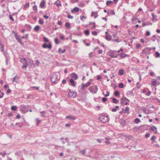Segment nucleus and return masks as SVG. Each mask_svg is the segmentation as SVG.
I'll use <instances>...</instances> for the list:
<instances>
[{"label":"nucleus","instance_id":"9","mask_svg":"<svg viewBox=\"0 0 160 160\" xmlns=\"http://www.w3.org/2000/svg\"><path fill=\"white\" fill-rule=\"evenodd\" d=\"M68 95L70 97L74 98L76 96L77 94L76 92L69 91L68 92Z\"/></svg>","mask_w":160,"mask_h":160},{"label":"nucleus","instance_id":"61","mask_svg":"<svg viewBox=\"0 0 160 160\" xmlns=\"http://www.w3.org/2000/svg\"><path fill=\"white\" fill-rule=\"evenodd\" d=\"M67 17L69 18L72 19L73 18V17L70 14H68Z\"/></svg>","mask_w":160,"mask_h":160},{"label":"nucleus","instance_id":"7","mask_svg":"<svg viewBox=\"0 0 160 160\" xmlns=\"http://www.w3.org/2000/svg\"><path fill=\"white\" fill-rule=\"evenodd\" d=\"M42 47L44 48H48L51 50L52 48V45L50 43H49L48 45H47L46 43H44L43 44Z\"/></svg>","mask_w":160,"mask_h":160},{"label":"nucleus","instance_id":"20","mask_svg":"<svg viewBox=\"0 0 160 160\" xmlns=\"http://www.w3.org/2000/svg\"><path fill=\"white\" fill-rule=\"evenodd\" d=\"M152 20L153 22H156L157 20V17L156 15H155L154 13H152Z\"/></svg>","mask_w":160,"mask_h":160},{"label":"nucleus","instance_id":"24","mask_svg":"<svg viewBox=\"0 0 160 160\" xmlns=\"http://www.w3.org/2000/svg\"><path fill=\"white\" fill-rule=\"evenodd\" d=\"M91 16H94V18H95L97 17L98 14L97 12H92Z\"/></svg>","mask_w":160,"mask_h":160},{"label":"nucleus","instance_id":"1","mask_svg":"<svg viewBox=\"0 0 160 160\" xmlns=\"http://www.w3.org/2000/svg\"><path fill=\"white\" fill-rule=\"evenodd\" d=\"M98 119L100 122L105 123L108 121V117L107 116L103 114H100L99 117Z\"/></svg>","mask_w":160,"mask_h":160},{"label":"nucleus","instance_id":"18","mask_svg":"<svg viewBox=\"0 0 160 160\" xmlns=\"http://www.w3.org/2000/svg\"><path fill=\"white\" fill-rule=\"evenodd\" d=\"M120 57L122 58H123L129 56V55L127 54L124 53H121L119 54Z\"/></svg>","mask_w":160,"mask_h":160},{"label":"nucleus","instance_id":"26","mask_svg":"<svg viewBox=\"0 0 160 160\" xmlns=\"http://www.w3.org/2000/svg\"><path fill=\"white\" fill-rule=\"evenodd\" d=\"M23 64V65L22 67V68L23 70H25L28 66V62H27V63H24Z\"/></svg>","mask_w":160,"mask_h":160},{"label":"nucleus","instance_id":"6","mask_svg":"<svg viewBox=\"0 0 160 160\" xmlns=\"http://www.w3.org/2000/svg\"><path fill=\"white\" fill-rule=\"evenodd\" d=\"M160 84V82L157 81V79H152L151 80V85L152 86H156Z\"/></svg>","mask_w":160,"mask_h":160},{"label":"nucleus","instance_id":"56","mask_svg":"<svg viewBox=\"0 0 160 160\" xmlns=\"http://www.w3.org/2000/svg\"><path fill=\"white\" fill-rule=\"evenodd\" d=\"M92 34L93 35L96 36L97 34V32L96 31H93L92 32Z\"/></svg>","mask_w":160,"mask_h":160},{"label":"nucleus","instance_id":"10","mask_svg":"<svg viewBox=\"0 0 160 160\" xmlns=\"http://www.w3.org/2000/svg\"><path fill=\"white\" fill-rule=\"evenodd\" d=\"M149 129L150 130L153 131L154 133H157V128L154 126L151 127L149 128Z\"/></svg>","mask_w":160,"mask_h":160},{"label":"nucleus","instance_id":"4","mask_svg":"<svg viewBox=\"0 0 160 160\" xmlns=\"http://www.w3.org/2000/svg\"><path fill=\"white\" fill-rule=\"evenodd\" d=\"M98 89V88L97 86H91L89 88V91L92 94L96 93Z\"/></svg>","mask_w":160,"mask_h":160},{"label":"nucleus","instance_id":"62","mask_svg":"<svg viewBox=\"0 0 160 160\" xmlns=\"http://www.w3.org/2000/svg\"><path fill=\"white\" fill-rule=\"evenodd\" d=\"M150 33L149 31H147L146 34V36H149L150 35Z\"/></svg>","mask_w":160,"mask_h":160},{"label":"nucleus","instance_id":"23","mask_svg":"<svg viewBox=\"0 0 160 160\" xmlns=\"http://www.w3.org/2000/svg\"><path fill=\"white\" fill-rule=\"evenodd\" d=\"M20 61L23 64H24V63H27V61L25 58H21Z\"/></svg>","mask_w":160,"mask_h":160},{"label":"nucleus","instance_id":"28","mask_svg":"<svg viewBox=\"0 0 160 160\" xmlns=\"http://www.w3.org/2000/svg\"><path fill=\"white\" fill-rule=\"evenodd\" d=\"M16 38L18 41L19 42L21 45H23V43L22 42L21 39L19 38L18 36Z\"/></svg>","mask_w":160,"mask_h":160},{"label":"nucleus","instance_id":"49","mask_svg":"<svg viewBox=\"0 0 160 160\" xmlns=\"http://www.w3.org/2000/svg\"><path fill=\"white\" fill-rule=\"evenodd\" d=\"M106 92L107 93V94H105L104 92H103V94L105 97H107L109 95L110 93L108 91H107Z\"/></svg>","mask_w":160,"mask_h":160},{"label":"nucleus","instance_id":"30","mask_svg":"<svg viewBox=\"0 0 160 160\" xmlns=\"http://www.w3.org/2000/svg\"><path fill=\"white\" fill-rule=\"evenodd\" d=\"M123 100H124L126 101H129V100L125 97H122V98L121 101V103H123Z\"/></svg>","mask_w":160,"mask_h":160},{"label":"nucleus","instance_id":"12","mask_svg":"<svg viewBox=\"0 0 160 160\" xmlns=\"http://www.w3.org/2000/svg\"><path fill=\"white\" fill-rule=\"evenodd\" d=\"M91 84V82H88L85 84H82V89L84 90L85 87H87L89 86Z\"/></svg>","mask_w":160,"mask_h":160},{"label":"nucleus","instance_id":"19","mask_svg":"<svg viewBox=\"0 0 160 160\" xmlns=\"http://www.w3.org/2000/svg\"><path fill=\"white\" fill-rule=\"evenodd\" d=\"M79 10V8L78 7H76L73 8V9L72 10L71 12L72 13H73L74 12H77Z\"/></svg>","mask_w":160,"mask_h":160},{"label":"nucleus","instance_id":"33","mask_svg":"<svg viewBox=\"0 0 160 160\" xmlns=\"http://www.w3.org/2000/svg\"><path fill=\"white\" fill-rule=\"evenodd\" d=\"M45 4V2L44 1L41 2L40 4V7L42 8H43L44 7Z\"/></svg>","mask_w":160,"mask_h":160},{"label":"nucleus","instance_id":"16","mask_svg":"<svg viewBox=\"0 0 160 160\" xmlns=\"http://www.w3.org/2000/svg\"><path fill=\"white\" fill-rule=\"evenodd\" d=\"M54 4L57 6V7H59L62 6L61 2L60 1H57L54 2Z\"/></svg>","mask_w":160,"mask_h":160},{"label":"nucleus","instance_id":"11","mask_svg":"<svg viewBox=\"0 0 160 160\" xmlns=\"http://www.w3.org/2000/svg\"><path fill=\"white\" fill-rule=\"evenodd\" d=\"M107 14L109 16H111L115 14V12L112 10H109L108 11Z\"/></svg>","mask_w":160,"mask_h":160},{"label":"nucleus","instance_id":"54","mask_svg":"<svg viewBox=\"0 0 160 160\" xmlns=\"http://www.w3.org/2000/svg\"><path fill=\"white\" fill-rule=\"evenodd\" d=\"M156 136H153L151 138V140L152 141H153L156 139Z\"/></svg>","mask_w":160,"mask_h":160},{"label":"nucleus","instance_id":"44","mask_svg":"<svg viewBox=\"0 0 160 160\" xmlns=\"http://www.w3.org/2000/svg\"><path fill=\"white\" fill-rule=\"evenodd\" d=\"M36 121L37 122L36 125L37 126H38L39 124L41 122V121L39 120L38 118L36 119Z\"/></svg>","mask_w":160,"mask_h":160},{"label":"nucleus","instance_id":"35","mask_svg":"<svg viewBox=\"0 0 160 160\" xmlns=\"http://www.w3.org/2000/svg\"><path fill=\"white\" fill-rule=\"evenodd\" d=\"M59 37L61 40H64L65 38L64 36L61 33L59 34Z\"/></svg>","mask_w":160,"mask_h":160},{"label":"nucleus","instance_id":"41","mask_svg":"<svg viewBox=\"0 0 160 160\" xmlns=\"http://www.w3.org/2000/svg\"><path fill=\"white\" fill-rule=\"evenodd\" d=\"M39 24L42 25L44 23V20L43 19H41L38 21Z\"/></svg>","mask_w":160,"mask_h":160},{"label":"nucleus","instance_id":"63","mask_svg":"<svg viewBox=\"0 0 160 160\" xmlns=\"http://www.w3.org/2000/svg\"><path fill=\"white\" fill-rule=\"evenodd\" d=\"M141 44H136V47L137 48L139 49L141 47Z\"/></svg>","mask_w":160,"mask_h":160},{"label":"nucleus","instance_id":"32","mask_svg":"<svg viewBox=\"0 0 160 160\" xmlns=\"http://www.w3.org/2000/svg\"><path fill=\"white\" fill-rule=\"evenodd\" d=\"M113 3V2L111 1H107L106 2V5L107 6H109Z\"/></svg>","mask_w":160,"mask_h":160},{"label":"nucleus","instance_id":"60","mask_svg":"<svg viewBox=\"0 0 160 160\" xmlns=\"http://www.w3.org/2000/svg\"><path fill=\"white\" fill-rule=\"evenodd\" d=\"M37 7L36 5H34V6H33V10H37Z\"/></svg>","mask_w":160,"mask_h":160},{"label":"nucleus","instance_id":"43","mask_svg":"<svg viewBox=\"0 0 160 160\" xmlns=\"http://www.w3.org/2000/svg\"><path fill=\"white\" fill-rule=\"evenodd\" d=\"M40 113L41 114V116H42V117H44L45 116V115L46 114V113H45V112L44 111L40 112Z\"/></svg>","mask_w":160,"mask_h":160},{"label":"nucleus","instance_id":"22","mask_svg":"<svg viewBox=\"0 0 160 160\" xmlns=\"http://www.w3.org/2000/svg\"><path fill=\"white\" fill-rule=\"evenodd\" d=\"M105 38L108 41H110L111 40L112 36L110 35H106L105 37Z\"/></svg>","mask_w":160,"mask_h":160},{"label":"nucleus","instance_id":"3","mask_svg":"<svg viewBox=\"0 0 160 160\" xmlns=\"http://www.w3.org/2000/svg\"><path fill=\"white\" fill-rule=\"evenodd\" d=\"M108 55L112 58H117L118 57L119 54L116 51L110 50L108 52Z\"/></svg>","mask_w":160,"mask_h":160},{"label":"nucleus","instance_id":"64","mask_svg":"<svg viewBox=\"0 0 160 160\" xmlns=\"http://www.w3.org/2000/svg\"><path fill=\"white\" fill-rule=\"evenodd\" d=\"M6 154L5 153L0 152V155H1L2 157H4Z\"/></svg>","mask_w":160,"mask_h":160},{"label":"nucleus","instance_id":"5","mask_svg":"<svg viewBox=\"0 0 160 160\" xmlns=\"http://www.w3.org/2000/svg\"><path fill=\"white\" fill-rule=\"evenodd\" d=\"M28 105L26 106L21 105L20 109L22 113H25L28 111Z\"/></svg>","mask_w":160,"mask_h":160},{"label":"nucleus","instance_id":"34","mask_svg":"<svg viewBox=\"0 0 160 160\" xmlns=\"http://www.w3.org/2000/svg\"><path fill=\"white\" fill-rule=\"evenodd\" d=\"M17 107L16 106H12L11 107V110L12 111H15L17 109Z\"/></svg>","mask_w":160,"mask_h":160},{"label":"nucleus","instance_id":"13","mask_svg":"<svg viewBox=\"0 0 160 160\" xmlns=\"http://www.w3.org/2000/svg\"><path fill=\"white\" fill-rule=\"evenodd\" d=\"M71 77L72 78V79H73V80H77L78 79V76L75 73H72L71 74Z\"/></svg>","mask_w":160,"mask_h":160},{"label":"nucleus","instance_id":"14","mask_svg":"<svg viewBox=\"0 0 160 160\" xmlns=\"http://www.w3.org/2000/svg\"><path fill=\"white\" fill-rule=\"evenodd\" d=\"M70 82L71 83L70 85L73 87H75L76 83L75 82L74 80L72 79H71L70 80Z\"/></svg>","mask_w":160,"mask_h":160},{"label":"nucleus","instance_id":"36","mask_svg":"<svg viewBox=\"0 0 160 160\" xmlns=\"http://www.w3.org/2000/svg\"><path fill=\"white\" fill-rule=\"evenodd\" d=\"M55 42V44H58L59 43H60V42L58 40V38H55L54 39Z\"/></svg>","mask_w":160,"mask_h":160},{"label":"nucleus","instance_id":"50","mask_svg":"<svg viewBox=\"0 0 160 160\" xmlns=\"http://www.w3.org/2000/svg\"><path fill=\"white\" fill-rule=\"evenodd\" d=\"M25 26L26 28H27L29 29V30L31 28V26L29 24H25Z\"/></svg>","mask_w":160,"mask_h":160},{"label":"nucleus","instance_id":"39","mask_svg":"<svg viewBox=\"0 0 160 160\" xmlns=\"http://www.w3.org/2000/svg\"><path fill=\"white\" fill-rule=\"evenodd\" d=\"M65 49H62L61 48H59L58 50V52L59 53H63L65 52Z\"/></svg>","mask_w":160,"mask_h":160},{"label":"nucleus","instance_id":"40","mask_svg":"<svg viewBox=\"0 0 160 160\" xmlns=\"http://www.w3.org/2000/svg\"><path fill=\"white\" fill-rule=\"evenodd\" d=\"M40 26L38 25H37L34 28V30L35 31H37L38 30H39L40 29Z\"/></svg>","mask_w":160,"mask_h":160},{"label":"nucleus","instance_id":"37","mask_svg":"<svg viewBox=\"0 0 160 160\" xmlns=\"http://www.w3.org/2000/svg\"><path fill=\"white\" fill-rule=\"evenodd\" d=\"M127 94L133 96L134 94L133 92V90L132 91H128L127 92Z\"/></svg>","mask_w":160,"mask_h":160},{"label":"nucleus","instance_id":"25","mask_svg":"<svg viewBox=\"0 0 160 160\" xmlns=\"http://www.w3.org/2000/svg\"><path fill=\"white\" fill-rule=\"evenodd\" d=\"M142 52L143 54H147L149 53L148 51V50L146 48L143 49L142 50Z\"/></svg>","mask_w":160,"mask_h":160},{"label":"nucleus","instance_id":"53","mask_svg":"<svg viewBox=\"0 0 160 160\" xmlns=\"http://www.w3.org/2000/svg\"><path fill=\"white\" fill-rule=\"evenodd\" d=\"M29 7V3H26L25 5H24V7L25 8H28Z\"/></svg>","mask_w":160,"mask_h":160},{"label":"nucleus","instance_id":"48","mask_svg":"<svg viewBox=\"0 0 160 160\" xmlns=\"http://www.w3.org/2000/svg\"><path fill=\"white\" fill-rule=\"evenodd\" d=\"M118 87L120 88H122L124 87L123 84L122 83H120L119 84Z\"/></svg>","mask_w":160,"mask_h":160},{"label":"nucleus","instance_id":"27","mask_svg":"<svg viewBox=\"0 0 160 160\" xmlns=\"http://www.w3.org/2000/svg\"><path fill=\"white\" fill-rule=\"evenodd\" d=\"M118 73L120 75H123L124 73V71L122 69H120L119 70Z\"/></svg>","mask_w":160,"mask_h":160},{"label":"nucleus","instance_id":"31","mask_svg":"<svg viewBox=\"0 0 160 160\" xmlns=\"http://www.w3.org/2000/svg\"><path fill=\"white\" fill-rule=\"evenodd\" d=\"M16 125L19 127H21L23 125L22 122H17L16 124Z\"/></svg>","mask_w":160,"mask_h":160},{"label":"nucleus","instance_id":"15","mask_svg":"<svg viewBox=\"0 0 160 160\" xmlns=\"http://www.w3.org/2000/svg\"><path fill=\"white\" fill-rule=\"evenodd\" d=\"M19 81V78L17 76H15L14 77L13 79L12 82L13 83H14L15 82L16 83H18Z\"/></svg>","mask_w":160,"mask_h":160},{"label":"nucleus","instance_id":"29","mask_svg":"<svg viewBox=\"0 0 160 160\" xmlns=\"http://www.w3.org/2000/svg\"><path fill=\"white\" fill-rule=\"evenodd\" d=\"M112 102L114 103L117 104L119 102V100H117L116 98H112Z\"/></svg>","mask_w":160,"mask_h":160},{"label":"nucleus","instance_id":"57","mask_svg":"<svg viewBox=\"0 0 160 160\" xmlns=\"http://www.w3.org/2000/svg\"><path fill=\"white\" fill-rule=\"evenodd\" d=\"M39 64H40V62H39V60H36V65L38 66H39Z\"/></svg>","mask_w":160,"mask_h":160},{"label":"nucleus","instance_id":"51","mask_svg":"<svg viewBox=\"0 0 160 160\" xmlns=\"http://www.w3.org/2000/svg\"><path fill=\"white\" fill-rule=\"evenodd\" d=\"M80 18V19L82 21H84L83 19H85L86 18V17L84 16H81Z\"/></svg>","mask_w":160,"mask_h":160},{"label":"nucleus","instance_id":"47","mask_svg":"<svg viewBox=\"0 0 160 160\" xmlns=\"http://www.w3.org/2000/svg\"><path fill=\"white\" fill-rule=\"evenodd\" d=\"M65 26L67 28H70V24L69 22H66L65 23Z\"/></svg>","mask_w":160,"mask_h":160},{"label":"nucleus","instance_id":"21","mask_svg":"<svg viewBox=\"0 0 160 160\" xmlns=\"http://www.w3.org/2000/svg\"><path fill=\"white\" fill-rule=\"evenodd\" d=\"M0 49L1 52H3L4 50V45L2 43L1 41L0 40Z\"/></svg>","mask_w":160,"mask_h":160},{"label":"nucleus","instance_id":"45","mask_svg":"<svg viewBox=\"0 0 160 160\" xmlns=\"http://www.w3.org/2000/svg\"><path fill=\"white\" fill-rule=\"evenodd\" d=\"M80 152L82 154H83L85 156H86L89 157V156H87V155H85V153L86 152V151L85 150V149L81 151Z\"/></svg>","mask_w":160,"mask_h":160},{"label":"nucleus","instance_id":"58","mask_svg":"<svg viewBox=\"0 0 160 160\" xmlns=\"http://www.w3.org/2000/svg\"><path fill=\"white\" fill-rule=\"evenodd\" d=\"M12 32L14 34L15 37V38H17V37H18V35H17V34L16 32H15L13 31Z\"/></svg>","mask_w":160,"mask_h":160},{"label":"nucleus","instance_id":"52","mask_svg":"<svg viewBox=\"0 0 160 160\" xmlns=\"http://www.w3.org/2000/svg\"><path fill=\"white\" fill-rule=\"evenodd\" d=\"M156 57L157 58H159L160 57V54L158 52H155Z\"/></svg>","mask_w":160,"mask_h":160},{"label":"nucleus","instance_id":"38","mask_svg":"<svg viewBox=\"0 0 160 160\" xmlns=\"http://www.w3.org/2000/svg\"><path fill=\"white\" fill-rule=\"evenodd\" d=\"M89 31L88 30H86L84 31V34L87 36H88L89 34Z\"/></svg>","mask_w":160,"mask_h":160},{"label":"nucleus","instance_id":"8","mask_svg":"<svg viewBox=\"0 0 160 160\" xmlns=\"http://www.w3.org/2000/svg\"><path fill=\"white\" fill-rule=\"evenodd\" d=\"M66 118L70 120H74L76 119V117L74 116L70 115L66 116Z\"/></svg>","mask_w":160,"mask_h":160},{"label":"nucleus","instance_id":"59","mask_svg":"<svg viewBox=\"0 0 160 160\" xmlns=\"http://www.w3.org/2000/svg\"><path fill=\"white\" fill-rule=\"evenodd\" d=\"M150 134L149 133H148L146 134L145 135V137L146 138H149L150 137Z\"/></svg>","mask_w":160,"mask_h":160},{"label":"nucleus","instance_id":"2","mask_svg":"<svg viewBox=\"0 0 160 160\" xmlns=\"http://www.w3.org/2000/svg\"><path fill=\"white\" fill-rule=\"evenodd\" d=\"M51 80L52 84H56L59 81L58 78V76L55 74H53L51 77Z\"/></svg>","mask_w":160,"mask_h":160},{"label":"nucleus","instance_id":"17","mask_svg":"<svg viewBox=\"0 0 160 160\" xmlns=\"http://www.w3.org/2000/svg\"><path fill=\"white\" fill-rule=\"evenodd\" d=\"M129 110V108L128 107H127L125 108V109H122V112L123 113H128Z\"/></svg>","mask_w":160,"mask_h":160},{"label":"nucleus","instance_id":"42","mask_svg":"<svg viewBox=\"0 0 160 160\" xmlns=\"http://www.w3.org/2000/svg\"><path fill=\"white\" fill-rule=\"evenodd\" d=\"M114 94L116 96L118 97L120 95V93L118 91H117L115 92Z\"/></svg>","mask_w":160,"mask_h":160},{"label":"nucleus","instance_id":"46","mask_svg":"<svg viewBox=\"0 0 160 160\" xmlns=\"http://www.w3.org/2000/svg\"><path fill=\"white\" fill-rule=\"evenodd\" d=\"M140 122V120L139 118H136L135 119V122L136 123H138Z\"/></svg>","mask_w":160,"mask_h":160},{"label":"nucleus","instance_id":"55","mask_svg":"<svg viewBox=\"0 0 160 160\" xmlns=\"http://www.w3.org/2000/svg\"><path fill=\"white\" fill-rule=\"evenodd\" d=\"M9 17L10 19H11L12 22L14 21V19L12 18V15H9Z\"/></svg>","mask_w":160,"mask_h":160}]
</instances>
